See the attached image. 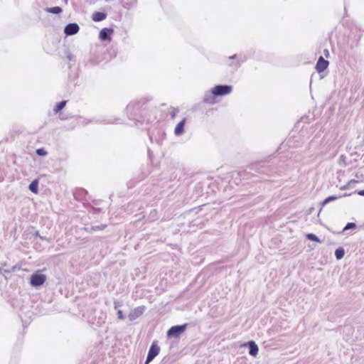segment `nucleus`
<instances>
[{"label": "nucleus", "mask_w": 364, "mask_h": 364, "mask_svg": "<svg viewBox=\"0 0 364 364\" xmlns=\"http://www.w3.org/2000/svg\"><path fill=\"white\" fill-rule=\"evenodd\" d=\"M232 90L231 85H216L212 88V93L216 96H224L230 94Z\"/></svg>", "instance_id": "1"}, {"label": "nucleus", "mask_w": 364, "mask_h": 364, "mask_svg": "<svg viewBox=\"0 0 364 364\" xmlns=\"http://www.w3.org/2000/svg\"><path fill=\"white\" fill-rule=\"evenodd\" d=\"M160 352V348L157 346L156 342H153L146 360V364H148L149 362H151Z\"/></svg>", "instance_id": "2"}, {"label": "nucleus", "mask_w": 364, "mask_h": 364, "mask_svg": "<svg viewBox=\"0 0 364 364\" xmlns=\"http://www.w3.org/2000/svg\"><path fill=\"white\" fill-rule=\"evenodd\" d=\"M46 277L41 274H33L31 277V284L33 287L42 285L46 281Z\"/></svg>", "instance_id": "3"}, {"label": "nucleus", "mask_w": 364, "mask_h": 364, "mask_svg": "<svg viewBox=\"0 0 364 364\" xmlns=\"http://www.w3.org/2000/svg\"><path fill=\"white\" fill-rule=\"evenodd\" d=\"M328 61L325 60L322 56H321L316 65V69L318 73H321L324 71L328 66Z\"/></svg>", "instance_id": "4"}, {"label": "nucleus", "mask_w": 364, "mask_h": 364, "mask_svg": "<svg viewBox=\"0 0 364 364\" xmlns=\"http://www.w3.org/2000/svg\"><path fill=\"white\" fill-rule=\"evenodd\" d=\"M79 31V26L77 23H69L65 28L64 32L67 36H71L77 33Z\"/></svg>", "instance_id": "5"}, {"label": "nucleus", "mask_w": 364, "mask_h": 364, "mask_svg": "<svg viewBox=\"0 0 364 364\" xmlns=\"http://www.w3.org/2000/svg\"><path fill=\"white\" fill-rule=\"evenodd\" d=\"M243 346H249V348H250V351H249V353L255 357L258 354V350H259V348H258V346H257V344L255 343V341H249L248 343H245Z\"/></svg>", "instance_id": "6"}, {"label": "nucleus", "mask_w": 364, "mask_h": 364, "mask_svg": "<svg viewBox=\"0 0 364 364\" xmlns=\"http://www.w3.org/2000/svg\"><path fill=\"white\" fill-rule=\"evenodd\" d=\"M185 326H175L168 331V336H175L184 331Z\"/></svg>", "instance_id": "7"}, {"label": "nucleus", "mask_w": 364, "mask_h": 364, "mask_svg": "<svg viewBox=\"0 0 364 364\" xmlns=\"http://www.w3.org/2000/svg\"><path fill=\"white\" fill-rule=\"evenodd\" d=\"M144 310H145V307L144 306H138L137 308H136L130 314H129V318L131 320H134L136 318L141 316L144 312Z\"/></svg>", "instance_id": "8"}, {"label": "nucleus", "mask_w": 364, "mask_h": 364, "mask_svg": "<svg viewBox=\"0 0 364 364\" xmlns=\"http://www.w3.org/2000/svg\"><path fill=\"white\" fill-rule=\"evenodd\" d=\"M107 18V14L104 12L96 11L92 14V19L95 22L102 21Z\"/></svg>", "instance_id": "9"}, {"label": "nucleus", "mask_w": 364, "mask_h": 364, "mask_svg": "<svg viewBox=\"0 0 364 364\" xmlns=\"http://www.w3.org/2000/svg\"><path fill=\"white\" fill-rule=\"evenodd\" d=\"M186 119L181 120L175 127L174 133L176 135H181L183 133Z\"/></svg>", "instance_id": "10"}, {"label": "nucleus", "mask_w": 364, "mask_h": 364, "mask_svg": "<svg viewBox=\"0 0 364 364\" xmlns=\"http://www.w3.org/2000/svg\"><path fill=\"white\" fill-rule=\"evenodd\" d=\"M215 97L216 95H213L211 91L210 93L205 95V97H203V102L209 105H213L216 102Z\"/></svg>", "instance_id": "11"}, {"label": "nucleus", "mask_w": 364, "mask_h": 364, "mask_svg": "<svg viewBox=\"0 0 364 364\" xmlns=\"http://www.w3.org/2000/svg\"><path fill=\"white\" fill-rule=\"evenodd\" d=\"M112 33V29L103 28L100 32V37L102 40L109 39V35Z\"/></svg>", "instance_id": "12"}, {"label": "nucleus", "mask_w": 364, "mask_h": 364, "mask_svg": "<svg viewBox=\"0 0 364 364\" xmlns=\"http://www.w3.org/2000/svg\"><path fill=\"white\" fill-rule=\"evenodd\" d=\"M29 189L33 193L37 194L38 193V180L33 181L29 185Z\"/></svg>", "instance_id": "13"}, {"label": "nucleus", "mask_w": 364, "mask_h": 364, "mask_svg": "<svg viewBox=\"0 0 364 364\" xmlns=\"http://www.w3.org/2000/svg\"><path fill=\"white\" fill-rule=\"evenodd\" d=\"M66 103H67V101H65V100L62 101V102H60L58 103V104L55 106V107H54V109H53V111H54L55 113L59 112L61 109H63L65 107V106Z\"/></svg>", "instance_id": "14"}, {"label": "nucleus", "mask_w": 364, "mask_h": 364, "mask_svg": "<svg viewBox=\"0 0 364 364\" xmlns=\"http://www.w3.org/2000/svg\"><path fill=\"white\" fill-rule=\"evenodd\" d=\"M345 255L344 250L341 247L337 249L335 252V255L337 259H341Z\"/></svg>", "instance_id": "15"}, {"label": "nucleus", "mask_w": 364, "mask_h": 364, "mask_svg": "<svg viewBox=\"0 0 364 364\" xmlns=\"http://www.w3.org/2000/svg\"><path fill=\"white\" fill-rule=\"evenodd\" d=\"M46 11L49 13L58 14L62 12V9L59 6H55L52 8H48L46 9Z\"/></svg>", "instance_id": "16"}, {"label": "nucleus", "mask_w": 364, "mask_h": 364, "mask_svg": "<svg viewBox=\"0 0 364 364\" xmlns=\"http://www.w3.org/2000/svg\"><path fill=\"white\" fill-rule=\"evenodd\" d=\"M306 237L309 240H311V241L318 242H320V240L318 238V237L316 235H315L314 234H312V233L307 234L306 235Z\"/></svg>", "instance_id": "17"}, {"label": "nucleus", "mask_w": 364, "mask_h": 364, "mask_svg": "<svg viewBox=\"0 0 364 364\" xmlns=\"http://www.w3.org/2000/svg\"><path fill=\"white\" fill-rule=\"evenodd\" d=\"M338 197L337 196H329L328 198H326L323 202V205H326L328 203L331 202V201H333V200H335L336 199H338Z\"/></svg>", "instance_id": "18"}, {"label": "nucleus", "mask_w": 364, "mask_h": 364, "mask_svg": "<svg viewBox=\"0 0 364 364\" xmlns=\"http://www.w3.org/2000/svg\"><path fill=\"white\" fill-rule=\"evenodd\" d=\"M36 154L38 156H46L47 154V151L44 149L41 148L36 150Z\"/></svg>", "instance_id": "19"}, {"label": "nucleus", "mask_w": 364, "mask_h": 364, "mask_svg": "<svg viewBox=\"0 0 364 364\" xmlns=\"http://www.w3.org/2000/svg\"><path fill=\"white\" fill-rule=\"evenodd\" d=\"M356 228V225L353 223H348L346 227L344 228V230H349V229H355Z\"/></svg>", "instance_id": "20"}, {"label": "nucleus", "mask_w": 364, "mask_h": 364, "mask_svg": "<svg viewBox=\"0 0 364 364\" xmlns=\"http://www.w3.org/2000/svg\"><path fill=\"white\" fill-rule=\"evenodd\" d=\"M359 181L355 179L350 180L348 182V183L346 185L345 188L348 187H350L352 184L358 183Z\"/></svg>", "instance_id": "21"}, {"label": "nucleus", "mask_w": 364, "mask_h": 364, "mask_svg": "<svg viewBox=\"0 0 364 364\" xmlns=\"http://www.w3.org/2000/svg\"><path fill=\"white\" fill-rule=\"evenodd\" d=\"M117 316H118V318L119 319H123L124 318V316H123L122 311L121 310H119L117 311Z\"/></svg>", "instance_id": "22"}, {"label": "nucleus", "mask_w": 364, "mask_h": 364, "mask_svg": "<svg viewBox=\"0 0 364 364\" xmlns=\"http://www.w3.org/2000/svg\"><path fill=\"white\" fill-rule=\"evenodd\" d=\"M358 194L359 196H364V190H361V191H358Z\"/></svg>", "instance_id": "23"}, {"label": "nucleus", "mask_w": 364, "mask_h": 364, "mask_svg": "<svg viewBox=\"0 0 364 364\" xmlns=\"http://www.w3.org/2000/svg\"><path fill=\"white\" fill-rule=\"evenodd\" d=\"M175 115H176V112L174 111H173L172 113H171V117L174 118Z\"/></svg>", "instance_id": "24"}, {"label": "nucleus", "mask_w": 364, "mask_h": 364, "mask_svg": "<svg viewBox=\"0 0 364 364\" xmlns=\"http://www.w3.org/2000/svg\"><path fill=\"white\" fill-rule=\"evenodd\" d=\"M235 58H237V55H232V56L230 57V59H234Z\"/></svg>", "instance_id": "25"}]
</instances>
